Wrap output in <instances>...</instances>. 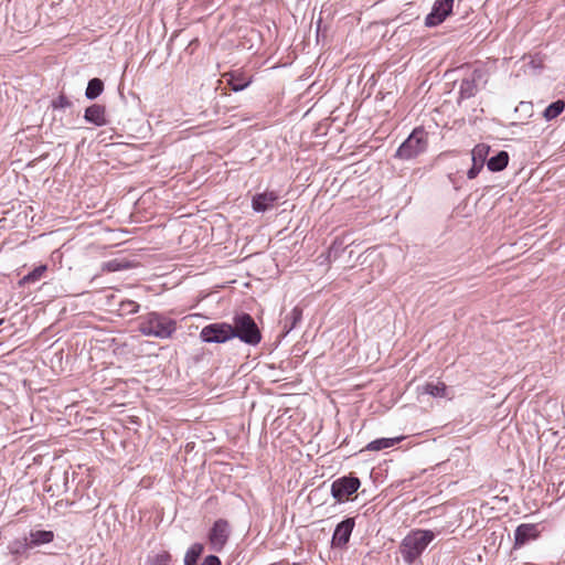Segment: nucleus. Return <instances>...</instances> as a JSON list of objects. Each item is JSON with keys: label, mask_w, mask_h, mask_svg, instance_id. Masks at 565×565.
I'll use <instances>...</instances> for the list:
<instances>
[{"label": "nucleus", "mask_w": 565, "mask_h": 565, "mask_svg": "<svg viewBox=\"0 0 565 565\" xmlns=\"http://www.w3.org/2000/svg\"><path fill=\"white\" fill-rule=\"evenodd\" d=\"M177 328L178 323L174 319L156 311L141 316L138 323V330L141 334L158 339L171 338Z\"/></svg>", "instance_id": "nucleus-1"}, {"label": "nucleus", "mask_w": 565, "mask_h": 565, "mask_svg": "<svg viewBox=\"0 0 565 565\" xmlns=\"http://www.w3.org/2000/svg\"><path fill=\"white\" fill-rule=\"evenodd\" d=\"M435 534L429 530H415L404 537L401 544L403 559L413 564L434 540Z\"/></svg>", "instance_id": "nucleus-2"}, {"label": "nucleus", "mask_w": 565, "mask_h": 565, "mask_svg": "<svg viewBox=\"0 0 565 565\" xmlns=\"http://www.w3.org/2000/svg\"><path fill=\"white\" fill-rule=\"evenodd\" d=\"M232 330L234 338L249 345H257L262 341V333L253 317L248 313L236 315L233 318Z\"/></svg>", "instance_id": "nucleus-3"}, {"label": "nucleus", "mask_w": 565, "mask_h": 565, "mask_svg": "<svg viewBox=\"0 0 565 565\" xmlns=\"http://www.w3.org/2000/svg\"><path fill=\"white\" fill-rule=\"evenodd\" d=\"M428 135L424 128L413 130L409 137L398 147L395 157L402 160H409L426 151Z\"/></svg>", "instance_id": "nucleus-4"}, {"label": "nucleus", "mask_w": 565, "mask_h": 565, "mask_svg": "<svg viewBox=\"0 0 565 565\" xmlns=\"http://www.w3.org/2000/svg\"><path fill=\"white\" fill-rule=\"evenodd\" d=\"M200 338L207 343H224L234 338V331L232 324L216 322L205 326L200 332Z\"/></svg>", "instance_id": "nucleus-5"}, {"label": "nucleus", "mask_w": 565, "mask_h": 565, "mask_svg": "<svg viewBox=\"0 0 565 565\" xmlns=\"http://www.w3.org/2000/svg\"><path fill=\"white\" fill-rule=\"evenodd\" d=\"M361 486L359 478L347 476L332 482L331 493L338 502H344L351 499Z\"/></svg>", "instance_id": "nucleus-6"}, {"label": "nucleus", "mask_w": 565, "mask_h": 565, "mask_svg": "<svg viewBox=\"0 0 565 565\" xmlns=\"http://www.w3.org/2000/svg\"><path fill=\"white\" fill-rule=\"evenodd\" d=\"M454 0H437L431 9V12L426 17L425 24L427 26H436L443 23L446 18L451 13Z\"/></svg>", "instance_id": "nucleus-7"}, {"label": "nucleus", "mask_w": 565, "mask_h": 565, "mask_svg": "<svg viewBox=\"0 0 565 565\" xmlns=\"http://www.w3.org/2000/svg\"><path fill=\"white\" fill-rule=\"evenodd\" d=\"M228 534V522L223 519L215 521L209 533V541L213 550L221 551L227 542Z\"/></svg>", "instance_id": "nucleus-8"}, {"label": "nucleus", "mask_w": 565, "mask_h": 565, "mask_svg": "<svg viewBox=\"0 0 565 565\" xmlns=\"http://www.w3.org/2000/svg\"><path fill=\"white\" fill-rule=\"evenodd\" d=\"M541 531L537 524L523 523L520 524L514 532V548H519L530 541H535L540 537Z\"/></svg>", "instance_id": "nucleus-9"}, {"label": "nucleus", "mask_w": 565, "mask_h": 565, "mask_svg": "<svg viewBox=\"0 0 565 565\" xmlns=\"http://www.w3.org/2000/svg\"><path fill=\"white\" fill-rule=\"evenodd\" d=\"M355 522L354 519L349 518L344 521L340 522L333 533L332 536V545L334 547H344L351 536V533L354 529Z\"/></svg>", "instance_id": "nucleus-10"}, {"label": "nucleus", "mask_w": 565, "mask_h": 565, "mask_svg": "<svg viewBox=\"0 0 565 565\" xmlns=\"http://www.w3.org/2000/svg\"><path fill=\"white\" fill-rule=\"evenodd\" d=\"M224 77H227V84L234 92H239L245 89L253 82V76L246 74L243 71H233L224 74Z\"/></svg>", "instance_id": "nucleus-11"}, {"label": "nucleus", "mask_w": 565, "mask_h": 565, "mask_svg": "<svg viewBox=\"0 0 565 565\" xmlns=\"http://www.w3.org/2000/svg\"><path fill=\"white\" fill-rule=\"evenodd\" d=\"M278 200V195L274 191H267L256 194L252 200V207L256 212H266L274 207Z\"/></svg>", "instance_id": "nucleus-12"}, {"label": "nucleus", "mask_w": 565, "mask_h": 565, "mask_svg": "<svg viewBox=\"0 0 565 565\" xmlns=\"http://www.w3.org/2000/svg\"><path fill=\"white\" fill-rule=\"evenodd\" d=\"M84 118L96 126H104L107 124L106 109L104 106L94 104L86 108Z\"/></svg>", "instance_id": "nucleus-13"}, {"label": "nucleus", "mask_w": 565, "mask_h": 565, "mask_svg": "<svg viewBox=\"0 0 565 565\" xmlns=\"http://www.w3.org/2000/svg\"><path fill=\"white\" fill-rule=\"evenodd\" d=\"M404 439L405 436H398L394 438H379L369 443L361 451H380L386 448L394 447Z\"/></svg>", "instance_id": "nucleus-14"}, {"label": "nucleus", "mask_w": 565, "mask_h": 565, "mask_svg": "<svg viewBox=\"0 0 565 565\" xmlns=\"http://www.w3.org/2000/svg\"><path fill=\"white\" fill-rule=\"evenodd\" d=\"M47 269L49 268L46 265H40V266L35 267L28 275L23 276L19 280L18 285L20 287H23L25 285H32V284L38 282L39 280H41L42 278H44L46 276Z\"/></svg>", "instance_id": "nucleus-15"}, {"label": "nucleus", "mask_w": 565, "mask_h": 565, "mask_svg": "<svg viewBox=\"0 0 565 565\" xmlns=\"http://www.w3.org/2000/svg\"><path fill=\"white\" fill-rule=\"evenodd\" d=\"M54 540L52 531L38 530L30 533V547L49 544Z\"/></svg>", "instance_id": "nucleus-16"}, {"label": "nucleus", "mask_w": 565, "mask_h": 565, "mask_svg": "<svg viewBox=\"0 0 565 565\" xmlns=\"http://www.w3.org/2000/svg\"><path fill=\"white\" fill-rule=\"evenodd\" d=\"M448 387L439 381L437 383L428 382L422 387V392L434 397H446Z\"/></svg>", "instance_id": "nucleus-17"}, {"label": "nucleus", "mask_w": 565, "mask_h": 565, "mask_svg": "<svg viewBox=\"0 0 565 565\" xmlns=\"http://www.w3.org/2000/svg\"><path fill=\"white\" fill-rule=\"evenodd\" d=\"M564 110L565 102L558 99L545 108V110L543 111V117L545 120L550 121L558 117Z\"/></svg>", "instance_id": "nucleus-18"}, {"label": "nucleus", "mask_w": 565, "mask_h": 565, "mask_svg": "<svg viewBox=\"0 0 565 565\" xmlns=\"http://www.w3.org/2000/svg\"><path fill=\"white\" fill-rule=\"evenodd\" d=\"M509 162V156L505 151H500L497 156L492 157L488 161V168L491 171H501L503 170Z\"/></svg>", "instance_id": "nucleus-19"}, {"label": "nucleus", "mask_w": 565, "mask_h": 565, "mask_svg": "<svg viewBox=\"0 0 565 565\" xmlns=\"http://www.w3.org/2000/svg\"><path fill=\"white\" fill-rule=\"evenodd\" d=\"M203 552V545L200 543H194L191 545V547L188 550L185 557H184V565H196V562L199 557L201 556Z\"/></svg>", "instance_id": "nucleus-20"}, {"label": "nucleus", "mask_w": 565, "mask_h": 565, "mask_svg": "<svg viewBox=\"0 0 565 565\" xmlns=\"http://www.w3.org/2000/svg\"><path fill=\"white\" fill-rule=\"evenodd\" d=\"M104 89V83L99 78H93L88 82L86 88V97L89 99H95L98 97Z\"/></svg>", "instance_id": "nucleus-21"}, {"label": "nucleus", "mask_w": 565, "mask_h": 565, "mask_svg": "<svg viewBox=\"0 0 565 565\" xmlns=\"http://www.w3.org/2000/svg\"><path fill=\"white\" fill-rule=\"evenodd\" d=\"M28 547H30V545L26 537L22 540H14L8 546L10 554L13 556L21 555Z\"/></svg>", "instance_id": "nucleus-22"}, {"label": "nucleus", "mask_w": 565, "mask_h": 565, "mask_svg": "<svg viewBox=\"0 0 565 565\" xmlns=\"http://www.w3.org/2000/svg\"><path fill=\"white\" fill-rule=\"evenodd\" d=\"M488 151L489 147H487L486 145H477L471 151L472 161L480 162L481 166H483Z\"/></svg>", "instance_id": "nucleus-23"}, {"label": "nucleus", "mask_w": 565, "mask_h": 565, "mask_svg": "<svg viewBox=\"0 0 565 565\" xmlns=\"http://www.w3.org/2000/svg\"><path fill=\"white\" fill-rule=\"evenodd\" d=\"M139 307H140L139 303H137L134 300H124L119 303L118 310L121 316H126V315H132V313L138 312Z\"/></svg>", "instance_id": "nucleus-24"}, {"label": "nucleus", "mask_w": 565, "mask_h": 565, "mask_svg": "<svg viewBox=\"0 0 565 565\" xmlns=\"http://www.w3.org/2000/svg\"><path fill=\"white\" fill-rule=\"evenodd\" d=\"M127 266L119 262L118 259H111L108 262L103 263L102 265V271L104 273H111L126 268Z\"/></svg>", "instance_id": "nucleus-25"}, {"label": "nucleus", "mask_w": 565, "mask_h": 565, "mask_svg": "<svg viewBox=\"0 0 565 565\" xmlns=\"http://www.w3.org/2000/svg\"><path fill=\"white\" fill-rule=\"evenodd\" d=\"M170 561L171 555L166 551L154 555L151 559H149L150 565H169Z\"/></svg>", "instance_id": "nucleus-26"}, {"label": "nucleus", "mask_w": 565, "mask_h": 565, "mask_svg": "<svg viewBox=\"0 0 565 565\" xmlns=\"http://www.w3.org/2000/svg\"><path fill=\"white\" fill-rule=\"evenodd\" d=\"M483 168V166H481L480 162H473L472 167L468 170L467 172V177L469 179H475L479 172L481 171V169Z\"/></svg>", "instance_id": "nucleus-27"}, {"label": "nucleus", "mask_w": 565, "mask_h": 565, "mask_svg": "<svg viewBox=\"0 0 565 565\" xmlns=\"http://www.w3.org/2000/svg\"><path fill=\"white\" fill-rule=\"evenodd\" d=\"M202 565H221V561L217 556L210 555L203 561Z\"/></svg>", "instance_id": "nucleus-28"}, {"label": "nucleus", "mask_w": 565, "mask_h": 565, "mask_svg": "<svg viewBox=\"0 0 565 565\" xmlns=\"http://www.w3.org/2000/svg\"><path fill=\"white\" fill-rule=\"evenodd\" d=\"M3 323V319H0V326Z\"/></svg>", "instance_id": "nucleus-29"}]
</instances>
